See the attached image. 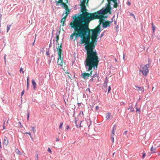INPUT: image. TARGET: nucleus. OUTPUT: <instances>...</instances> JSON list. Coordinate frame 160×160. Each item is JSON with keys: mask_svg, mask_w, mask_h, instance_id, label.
I'll return each instance as SVG.
<instances>
[{"mask_svg": "<svg viewBox=\"0 0 160 160\" xmlns=\"http://www.w3.org/2000/svg\"><path fill=\"white\" fill-rule=\"evenodd\" d=\"M103 17L98 16L96 14H93L88 17L82 15L81 18H78L73 24V28L78 32V35L80 37L79 45L84 44L87 51V57L84 61V64L87 71L92 69L97 70L99 61L97 52L94 49L96 44L97 36L101 31L100 26L98 25L95 28L90 29L89 28L90 22L96 18H101Z\"/></svg>", "mask_w": 160, "mask_h": 160, "instance_id": "nucleus-1", "label": "nucleus"}, {"mask_svg": "<svg viewBox=\"0 0 160 160\" xmlns=\"http://www.w3.org/2000/svg\"><path fill=\"white\" fill-rule=\"evenodd\" d=\"M86 0H83L81 2V9L80 11L81 13L78 14L80 17H81L83 14L84 15V16H88V17L91 16L93 14H96L98 16H101L103 17L101 18H96L94 19H103L104 18V15L106 14L108 12V10L106 8L104 9L102 8L100 10L97 11V12L93 13H89L87 11L86 8L85 6V3Z\"/></svg>", "mask_w": 160, "mask_h": 160, "instance_id": "nucleus-2", "label": "nucleus"}, {"mask_svg": "<svg viewBox=\"0 0 160 160\" xmlns=\"http://www.w3.org/2000/svg\"><path fill=\"white\" fill-rule=\"evenodd\" d=\"M72 21L70 22V25L71 26V28H73L74 31L75 33H73L72 34L70 37V40H72L74 37H75V39H74V41L76 39V40L78 44H79V42L80 41V40H79V39L78 38V37H80L78 35V32L76 31L75 29L73 28V24H75V22L77 20L78 18H81V17H80L78 15V14H74L72 16Z\"/></svg>", "mask_w": 160, "mask_h": 160, "instance_id": "nucleus-3", "label": "nucleus"}, {"mask_svg": "<svg viewBox=\"0 0 160 160\" xmlns=\"http://www.w3.org/2000/svg\"><path fill=\"white\" fill-rule=\"evenodd\" d=\"M150 66V63H148L145 65H142V69L139 70L140 72H142V75L146 76L149 71L148 68Z\"/></svg>", "mask_w": 160, "mask_h": 160, "instance_id": "nucleus-4", "label": "nucleus"}, {"mask_svg": "<svg viewBox=\"0 0 160 160\" xmlns=\"http://www.w3.org/2000/svg\"><path fill=\"white\" fill-rule=\"evenodd\" d=\"M99 21L100 22L99 25H100V24H102V27L104 28L109 27L111 23L112 22H112L106 21L102 19H100Z\"/></svg>", "mask_w": 160, "mask_h": 160, "instance_id": "nucleus-5", "label": "nucleus"}, {"mask_svg": "<svg viewBox=\"0 0 160 160\" xmlns=\"http://www.w3.org/2000/svg\"><path fill=\"white\" fill-rule=\"evenodd\" d=\"M92 71H91L89 73L86 72H82L81 77L85 80L88 79V78L89 77V76H91L92 75Z\"/></svg>", "mask_w": 160, "mask_h": 160, "instance_id": "nucleus-6", "label": "nucleus"}, {"mask_svg": "<svg viewBox=\"0 0 160 160\" xmlns=\"http://www.w3.org/2000/svg\"><path fill=\"white\" fill-rule=\"evenodd\" d=\"M60 5H62L63 8L65 9L66 11L64 12V13L66 14V16H67L68 15L70 12V10H68V6L64 2L61 3Z\"/></svg>", "mask_w": 160, "mask_h": 160, "instance_id": "nucleus-7", "label": "nucleus"}, {"mask_svg": "<svg viewBox=\"0 0 160 160\" xmlns=\"http://www.w3.org/2000/svg\"><path fill=\"white\" fill-rule=\"evenodd\" d=\"M63 59H58V61L57 62L58 65L60 66L62 68V69L63 64L64 63V62L63 61Z\"/></svg>", "mask_w": 160, "mask_h": 160, "instance_id": "nucleus-8", "label": "nucleus"}, {"mask_svg": "<svg viewBox=\"0 0 160 160\" xmlns=\"http://www.w3.org/2000/svg\"><path fill=\"white\" fill-rule=\"evenodd\" d=\"M62 17H63L61 19V22H62V26H63L65 24V21L66 19L67 16H66V14L64 13V12H63L62 15Z\"/></svg>", "mask_w": 160, "mask_h": 160, "instance_id": "nucleus-9", "label": "nucleus"}, {"mask_svg": "<svg viewBox=\"0 0 160 160\" xmlns=\"http://www.w3.org/2000/svg\"><path fill=\"white\" fill-rule=\"evenodd\" d=\"M62 48V45H60V46H58V48H57V51H58V55L62 54V50L61 48Z\"/></svg>", "mask_w": 160, "mask_h": 160, "instance_id": "nucleus-10", "label": "nucleus"}, {"mask_svg": "<svg viewBox=\"0 0 160 160\" xmlns=\"http://www.w3.org/2000/svg\"><path fill=\"white\" fill-rule=\"evenodd\" d=\"M135 87L137 88L138 89H137V91H142V93H143L144 92V88L143 87H139L137 85H136L135 86Z\"/></svg>", "mask_w": 160, "mask_h": 160, "instance_id": "nucleus-11", "label": "nucleus"}, {"mask_svg": "<svg viewBox=\"0 0 160 160\" xmlns=\"http://www.w3.org/2000/svg\"><path fill=\"white\" fill-rule=\"evenodd\" d=\"M8 143V138L6 137H5L4 140L3 144L4 145H7Z\"/></svg>", "mask_w": 160, "mask_h": 160, "instance_id": "nucleus-12", "label": "nucleus"}, {"mask_svg": "<svg viewBox=\"0 0 160 160\" xmlns=\"http://www.w3.org/2000/svg\"><path fill=\"white\" fill-rule=\"evenodd\" d=\"M91 77H94V80H98L99 79V76L97 74V73H96L94 74L93 75H91Z\"/></svg>", "mask_w": 160, "mask_h": 160, "instance_id": "nucleus-13", "label": "nucleus"}, {"mask_svg": "<svg viewBox=\"0 0 160 160\" xmlns=\"http://www.w3.org/2000/svg\"><path fill=\"white\" fill-rule=\"evenodd\" d=\"M116 125H114L112 129V133L111 135L114 136V135L115 131L116 129Z\"/></svg>", "mask_w": 160, "mask_h": 160, "instance_id": "nucleus-14", "label": "nucleus"}, {"mask_svg": "<svg viewBox=\"0 0 160 160\" xmlns=\"http://www.w3.org/2000/svg\"><path fill=\"white\" fill-rule=\"evenodd\" d=\"M32 85L33 86V89L34 90H35L36 85H37L34 79H32Z\"/></svg>", "mask_w": 160, "mask_h": 160, "instance_id": "nucleus-15", "label": "nucleus"}, {"mask_svg": "<svg viewBox=\"0 0 160 160\" xmlns=\"http://www.w3.org/2000/svg\"><path fill=\"white\" fill-rule=\"evenodd\" d=\"M128 110H130V111L131 112H133L134 111V109L133 108V104H132L128 108Z\"/></svg>", "mask_w": 160, "mask_h": 160, "instance_id": "nucleus-16", "label": "nucleus"}, {"mask_svg": "<svg viewBox=\"0 0 160 160\" xmlns=\"http://www.w3.org/2000/svg\"><path fill=\"white\" fill-rule=\"evenodd\" d=\"M151 151L152 153H155L156 151V148H153V146H152V147L151 148Z\"/></svg>", "mask_w": 160, "mask_h": 160, "instance_id": "nucleus-17", "label": "nucleus"}, {"mask_svg": "<svg viewBox=\"0 0 160 160\" xmlns=\"http://www.w3.org/2000/svg\"><path fill=\"white\" fill-rule=\"evenodd\" d=\"M110 118V113L108 112L106 114V118L107 120L109 119Z\"/></svg>", "mask_w": 160, "mask_h": 160, "instance_id": "nucleus-18", "label": "nucleus"}, {"mask_svg": "<svg viewBox=\"0 0 160 160\" xmlns=\"http://www.w3.org/2000/svg\"><path fill=\"white\" fill-rule=\"evenodd\" d=\"M53 57V55L52 54L51 56L50 57L49 56V58H48V64L49 65L50 63L51 62V61L52 60V58Z\"/></svg>", "mask_w": 160, "mask_h": 160, "instance_id": "nucleus-19", "label": "nucleus"}, {"mask_svg": "<svg viewBox=\"0 0 160 160\" xmlns=\"http://www.w3.org/2000/svg\"><path fill=\"white\" fill-rule=\"evenodd\" d=\"M107 84H108V79H107V78H106L104 81V86L105 87H107Z\"/></svg>", "mask_w": 160, "mask_h": 160, "instance_id": "nucleus-20", "label": "nucleus"}, {"mask_svg": "<svg viewBox=\"0 0 160 160\" xmlns=\"http://www.w3.org/2000/svg\"><path fill=\"white\" fill-rule=\"evenodd\" d=\"M29 76H28V77L27 78V89L28 90V86H29Z\"/></svg>", "mask_w": 160, "mask_h": 160, "instance_id": "nucleus-21", "label": "nucleus"}, {"mask_svg": "<svg viewBox=\"0 0 160 160\" xmlns=\"http://www.w3.org/2000/svg\"><path fill=\"white\" fill-rule=\"evenodd\" d=\"M29 114H30V111L29 110H28L27 111V120L28 121V120L29 118Z\"/></svg>", "mask_w": 160, "mask_h": 160, "instance_id": "nucleus-22", "label": "nucleus"}, {"mask_svg": "<svg viewBox=\"0 0 160 160\" xmlns=\"http://www.w3.org/2000/svg\"><path fill=\"white\" fill-rule=\"evenodd\" d=\"M58 59H63V57L62 58L61 54H58Z\"/></svg>", "mask_w": 160, "mask_h": 160, "instance_id": "nucleus-23", "label": "nucleus"}, {"mask_svg": "<svg viewBox=\"0 0 160 160\" xmlns=\"http://www.w3.org/2000/svg\"><path fill=\"white\" fill-rule=\"evenodd\" d=\"M11 27V25H8L7 26V32H8V31L10 29Z\"/></svg>", "mask_w": 160, "mask_h": 160, "instance_id": "nucleus-24", "label": "nucleus"}, {"mask_svg": "<svg viewBox=\"0 0 160 160\" xmlns=\"http://www.w3.org/2000/svg\"><path fill=\"white\" fill-rule=\"evenodd\" d=\"M60 30H59V31H57V32H56V36H58V37H59V35H60Z\"/></svg>", "mask_w": 160, "mask_h": 160, "instance_id": "nucleus-25", "label": "nucleus"}, {"mask_svg": "<svg viewBox=\"0 0 160 160\" xmlns=\"http://www.w3.org/2000/svg\"><path fill=\"white\" fill-rule=\"evenodd\" d=\"M152 30H153V32H154V31L155 30V27L154 26L153 23H152Z\"/></svg>", "mask_w": 160, "mask_h": 160, "instance_id": "nucleus-26", "label": "nucleus"}, {"mask_svg": "<svg viewBox=\"0 0 160 160\" xmlns=\"http://www.w3.org/2000/svg\"><path fill=\"white\" fill-rule=\"evenodd\" d=\"M63 124V122H60V125L59 126V128L60 129H61L62 128Z\"/></svg>", "mask_w": 160, "mask_h": 160, "instance_id": "nucleus-27", "label": "nucleus"}, {"mask_svg": "<svg viewBox=\"0 0 160 160\" xmlns=\"http://www.w3.org/2000/svg\"><path fill=\"white\" fill-rule=\"evenodd\" d=\"M129 15L130 16H132L134 18V19L135 20V19H136L133 13L130 12L129 13Z\"/></svg>", "mask_w": 160, "mask_h": 160, "instance_id": "nucleus-28", "label": "nucleus"}, {"mask_svg": "<svg viewBox=\"0 0 160 160\" xmlns=\"http://www.w3.org/2000/svg\"><path fill=\"white\" fill-rule=\"evenodd\" d=\"M31 130L33 132L35 131V127H34L31 126L30 127Z\"/></svg>", "mask_w": 160, "mask_h": 160, "instance_id": "nucleus-29", "label": "nucleus"}, {"mask_svg": "<svg viewBox=\"0 0 160 160\" xmlns=\"http://www.w3.org/2000/svg\"><path fill=\"white\" fill-rule=\"evenodd\" d=\"M114 136L111 135V140L112 141V143H113L114 141V138L113 137Z\"/></svg>", "mask_w": 160, "mask_h": 160, "instance_id": "nucleus-30", "label": "nucleus"}, {"mask_svg": "<svg viewBox=\"0 0 160 160\" xmlns=\"http://www.w3.org/2000/svg\"><path fill=\"white\" fill-rule=\"evenodd\" d=\"M92 77V78H91V79H90L89 81V82H92L93 81H94V77Z\"/></svg>", "mask_w": 160, "mask_h": 160, "instance_id": "nucleus-31", "label": "nucleus"}, {"mask_svg": "<svg viewBox=\"0 0 160 160\" xmlns=\"http://www.w3.org/2000/svg\"><path fill=\"white\" fill-rule=\"evenodd\" d=\"M113 6L115 8H117L118 6V3H114Z\"/></svg>", "mask_w": 160, "mask_h": 160, "instance_id": "nucleus-32", "label": "nucleus"}, {"mask_svg": "<svg viewBox=\"0 0 160 160\" xmlns=\"http://www.w3.org/2000/svg\"><path fill=\"white\" fill-rule=\"evenodd\" d=\"M145 155H146V153H145L143 152V155H142V159L144 158L145 156Z\"/></svg>", "mask_w": 160, "mask_h": 160, "instance_id": "nucleus-33", "label": "nucleus"}, {"mask_svg": "<svg viewBox=\"0 0 160 160\" xmlns=\"http://www.w3.org/2000/svg\"><path fill=\"white\" fill-rule=\"evenodd\" d=\"M48 151L51 154L52 153V151L51 150L50 148H48Z\"/></svg>", "mask_w": 160, "mask_h": 160, "instance_id": "nucleus-34", "label": "nucleus"}, {"mask_svg": "<svg viewBox=\"0 0 160 160\" xmlns=\"http://www.w3.org/2000/svg\"><path fill=\"white\" fill-rule=\"evenodd\" d=\"M105 32V31H104L103 32H102L100 36V37L101 38L102 37L104 34V32Z\"/></svg>", "mask_w": 160, "mask_h": 160, "instance_id": "nucleus-35", "label": "nucleus"}, {"mask_svg": "<svg viewBox=\"0 0 160 160\" xmlns=\"http://www.w3.org/2000/svg\"><path fill=\"white\" fill-rule=\"evenodd\" d=\"M111 86H109L108 87V93H109L110 92V91L111 90Z\"/></svg>", "mask_w": 160, "mask_h": 160, "instance_id": "nucleus-36", "label": "nucleus"}, {"mask_svg": "<svg viewBox=\"0 0 160 160\" xmlns=\"http://www.w3.org/2000/svg\"><path fill=\"white\" fill-rule=\"evenodd\" d=\"M6 56H7L5 54L4 55V62H5V64H6Z\"/></svg>", "mask_w": 160, "mask_h": 160, "instance_id": "nucleus-37", "label": "nucleus"}, {"mask_svg": "<svg viewBox=\"0 0 160 160\" xmlns=\"http://www.w3.org/2000/svg\"><path fill=\"white\" fill-rule=\"evenodd\" d=\"M49 49L48 51H46V55L47 56H49V53L48 50Z\"/></svg>", "mask_w": 160, "mask_h": 160, "instance_id": "nucleus-38", "label": "nucleus"}, {"mask_svg": "<svg viewBox=\"0 0 160 160\" xmlns=\"http://www.w3.org/2000/svg\"><path fill=\"white\" fill-rule=\"evenodd\" d=\"M25 134H28L29 135L30 137H31V134L30 132H26L25 133Z\"/></svg>", "mask_w": 160, "mask_h": 160, "instance_id": "nucleus-39", "label": "nucleus"}, {"mask_svg": "<svg viewBox=\"0 0 160 160\" xmlns=\"http://www.w3.org/2000/svg\"><path fill=\"white\" fill-rule=\"evenodd\" d=\"M58 2H59L60 3H63L62 2L63 0H58ZM65 1H66L67 2L68 1V0H65Z\"/></svg>", "mask_w": 160, "mask_h": 160, "instance_id": "nucleus-40", "label": "nucleus"}, {"mask_svg": "<svg viewBox=\"0 0 160 160\" xmlns=\"http://www.w3.org/2000/svg\"><path fill=\"white\" fill-rule=\"evenodd\" d=\"M22 69H23V68L21 67L20 69V72H21V71H22V72L23 74L24 73V71H22Z\"/></svg>", "mask_w": 160, "mask_h": 160, "instance_id": "nucleus-41", "label": "nucleus"}, {"mask_svg": "<svg viewBox=\"0 0 160 160\" xmlns=\"http://www.w3.org/2000/svg\"><path fill=\"white\" fill-rule=\"evenodd\" d=\"M5 123V121H4V122L3 125V129H6L5 127L4 126Z\"/></svg>", "mask_w": 160, "mask_h": 160, "instance_id": "nucleus-42", "label": "nucleus"}, {"mask_svg": "<svg viewBox=\"0 0 160 160\" xmlns=\"http://www.w3.org/2000/svg\"><path fill=\"white\" fill-rule=\"evenodd\" d=\"M127 5L129 6H130L131 5V2L129 1H128L127 2Z\"/></svg>", "mask_w": 160, "mask_h": 160, "instance_id": "nucleus-43", "label": "nucleus"}, {"mask_svg": "<svg viewBox=\"0 0 160 160\" xmlns=\"http://www.w3.org/2000/svg\"><path fill=\"white\" fill-rule=\"evenodd\" d=\"M70 128L69 125H68L66 126V130H68Z\"/></svg>", "mask_w": 160, "mask_h": 160, "instance_id": "nucleus-44", "label": "nucleus"}, {"mask_svg": "<svg viewBox=\"0 0 160 160\" xmlns=\"http://www.w3.org/2000/svg\"><path fill=\"white\" fill-rule=\"evenodd\" d=\"M136 112H137L138 111H139L140 112V109H138L137 107H136Z\"/></svg>", "mask_w": 160, "mask_h": 160, "instance_id": "nucleus-45", "label": "nucleus"}, {"mask_svg": "<svg viewBox=\"0 0 160 160\" xmlns=\"http://www.w3.org/2000/svg\"><path fill=\"white\" fill-rule=\"evenodd\" d=\"M55 38H56V41L57 42L59 40V37L56 36Z\"/></svg>", "mask_w": 160, "mask_h": 160, "instance_id": "nucleus-46", "label": "nucleus"}, {"mask_svg": "<svg viewBox=\"0 0 160 160\" xmlns=\"http://www.w3.org/2000/svg\"><path fill=\"white\" fill-rule=\"evenodd\" d=\"M86 91H88L89 92H90V88H87L86 90Z\"/></svg>", "mask_w": 160, "mask_h": 160, "instance_id": "nucleus-47", "label": "nucleus"}, {"mask_svg": "<svg viewBox=\"0 0 160 160\" xmlns=\"http://www.w3.org/2000/svg\"><path fill=\"white\" fill-rule=\"evenodd\" d=\"M59 3H60L59 2H58V1H57L56 3V5L57 6H58L59 5Z\"/></svg>", "mask_w": 160, "mask_h": 160, "instance_id": "nucleus-48", "label": "nucleus"}, {"mask_svg": "<svg viewBox=\"0 0 160 160\" xmlns=\"http://www.w3.org/2000/svg\"><path fill=\"white\" fill-rule=\"evenodd\" d=\"M75 124H76V127L78 128V125L77 124V121H75Z\"/></svg>", "mask_w": 160, "mask_h": 160, "instance_id": "nucleus-49", "label": "nucleus"}, {"mask_svg": "<svg viewBox=\"0 0 160 160\" xmlns=\"http://www.w3.org/2000/svg\"><path fill=\"white\" fill-rule=\"evenodd\" d=\"M36 38L35 37V38L34 40V42L32 44V45H34V43H35V42Z\"/></svg>", "mask_w": 160, "mask_h": 160, "instance_id": "nucleus-50", "label": "nucleus"}, {"mask_svg": "<svg viewBox=\"0 0 160 160\" xmlns=\"http://www.w3.org/2000/svg\"><path fill=\"white\" fill-rule=\"evenodd\" d=\"M96 110H98L99 109V107L98 106H97L95 107Z\"/></svg>", "mask_w": 160, "mask_h": 160, "instance_id": "nucleus-51", "label": "nucleus"}, {"mask_svg": "<svg viewBox=\"0 0 160 160\" xmlns=\"http://www.w3.org/2000/svg\"><path fill=\"white\" fill-rule=\"evenodd\" d=\"M82 121H80V124H79V127H82L81 126V123H82Z\"/></svg>", "mask_w": 160, "mask_h": 160, "instance_id": "nucleus-52", "label": "nucleus"}, {"mask_svg": "<svg viewBox=\"0 0 160 160\" xmlns=\"http://www.w3.org/2000/svg\"><path fill=\"white\" fill-rule=\"evenodd\" d=\"M114 3H117V0H111Z\"/></svg>", "mask_w": 160, "mask_h": 160, "instance_id": "nucleus-53", "label": "nucleus"}, {"mask_svg": "<svg viewBox=\"0 0 160 160\" xmlns=\"http://www.w3.org/2000/svg\"><path fill=\"white\" fill-rule=\"evenodd\" d=\"M24 93V90H23L21 92V96H22Z\"/></svg>", "mask_w": 160, "mask_h": 160, "instance_id": "nucleus-54", "label": "nucleus"}, {"mask_svg": "<svg viewBox=\"0 0 160 160\" xmlns=\"http://www.w3.org/2000/svg\"><path fill=\"white\" fill-rule=\"evenodd\" d=\"M81 113L82 114L83 116L84 114H83V111H81L80 112V114H81Z\"/></svg>", "mask_w": 160, "mask_h": 160, "instance_id": "nucleus-55", "label": "nucleus"}, {"mask_svg": "<svg viewBox=\"0 0 160 160\" xmlns=\"http://www.w3.org/2000/svg\"><path fill=\"white\" fill-rule=\"evenodd\" d=\"M125 103L123 102H122V103H121V105H125Z\"/></svg>", "mask_w": 160, "mask_h": 160, "instance_id": "nucleus-56", "label": "nucleus"}, {"mask_svg": "<svg viewBox=\"0 0 160 160\" xmlns=\"http://www.w3.org/2000/svg\"><path fill=\"white\" fill-rule=\"evenodd\" d=\"M18 123H19L20 124V125L21 127H22V125H21V122H18Z\"/></svg>", "mask_w": 160, "mask_h": 160, "instance_id": "nucleus-57", "label": "nucleus"}, {"mask_svg": "<svg viewBox=\"0 0 160 160\" xmlns=\"http://www.w3.org/2000/svg\"><path fill=\"white\" fill-rule=\"evenodd\" d=\"M0 160H2V157L1 156H0Z\"/></svg>", "mask_w": 160, "mask_h": 160, "instance_id": "nucleus-58", "label": "nucleus"}, {"mask_svg": "<svg viewBox=\"0 0 160 160\" xmlns=\"http://www.w3.org/2000/svg\"><path fill=\"white\" fill-rule=\"evenodd\" d=\"M59 139L58 138H57L56 139V141L57 142L59 141Z\"/></svg>", "mask_w": 160, "mask_h": 160, "instance_id": "nucleus-59", "label": "nucleus"}, {"mask_svg": "<svg viewBox=\"0 0 160 160\" xmlns=\"http://www.w3.org/2000/svg\"><path fill=\"white\" fill-rule=\"evenodd\" d=\"M148 63H150V60L149 58L148 59Z\"/></svg>", "mask_w": 160, "mask_h": 160, "instance_id": "nucleus-60", "label": "nucleus"}, {"mask_svg": "<svg viewBox=\"0 0 160 160\" xmlns=\"http://www.w3.org/2000/svg\"><path fill=\"white\" fill-rule=\"evenodd\" d=\"M116 28L117 29H118V28H119V27L118 26V25L117 26H116Z\"/></svg>", "mask_w": 160, "mask_h": 160, "instance_id": "nucleus-61", "label": "nucleus"}, {"mask_svg": "<svg viewBox=\"0 0 160 160\" xmlns=\"http://www.w3.org/2000/svg\"><path fill=\"white\" fill-rule=\"evenodd\" d=\"M51 44H52V42H50V43L49 47H50L51 46Z\"/></svg>", "mask_w": 160, "mask_h": 160, "instance_id": "nucleus-62", "label": "nucleus"}, {"mask_svg": "<svg viewBox=\"0 0 160 160\" xmlns=\"http://www.w3.org/2000/svg\"><path fill=\"white\" fill-rule=\"evenodd\" d=\"M36 157H37V160H38V154L37 155Z\"/></svg>", "mask_w": 160, "mask_h": 160, "instance_id": "nucleus-63", "label": "nucleus"}, {"mask_svg": "<svg viewBox=\"0 0 160 160\" xmlns=\"http://www.w3.org/2000/svg\"><path fill=\"white\" fill-rule=\"evenodd\" d=\"M114 24H116V23H117V22H116V21H115V22H114Z\"/></svg>", "mask_w": 160, "mask_h": 160, "instance_id": "nucleus-64", "label": "nucleus"}]
</instances>
